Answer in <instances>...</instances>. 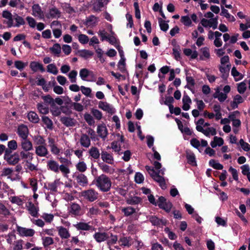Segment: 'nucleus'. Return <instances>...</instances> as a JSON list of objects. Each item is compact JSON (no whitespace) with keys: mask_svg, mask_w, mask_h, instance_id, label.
<instances>
[{"mask_svg":"<svg viewBox=\"0 0 250 250\" xmlns=\"http://www.w3.org/2000/svg\"><path fill=\"white\" fill-rule=\"evenodd\" d=\"M94 182L97 188L104 192L109 191L111 187L112 183L110 179L104 174L97 176Z\"/></svg>","mask_w":250,"mask_h":250,"instance_id":"1","label":"nucleus"},{"mask_svg":"<svg viewBox=\"0 0 250 250\" xmlns=\"http://www.w3.org/2000/svg\"><path fill=\"white\" fill-rule=\"evenodd\" d=\"M47 168L48 170L58 173L60 170L64 176L67 175L70 172L69 167L65 166L59 165V163L54 160H49L47 162Z\"/></svg>","mask_w":250,"mask_h":250,"instance_id":"2","label":"nucleus"},{"mask_svg":"<svg viewBox=\"0 0 250 250\" xmlns=\"http://www.w3.org/2000/svg\"><path fill=\"white\" fill-rule=\"evenodd\" d=\"M20 156L21 160L25 163L28 169L31 171L37 170V166L31 163L33 159L34 154L30 151H21L20 152Z\"/></svg>","mask_w":250,"mask_h":250,"instance_id":"3","label":"nucleus"},{"mask_svg":"<svg viewBox=\"0 0 250 250\" xmlns=\"http://www.w3.org/2000/svg\"><path fill=\"white\" fill-rule=\"evenodd\" d=\"M81 195L85 200L93 202L98 199L99 193L93 188H89L81 192Z\"/></svg>","mask_w":250,"mask_h":250,"instance_id":"4","label":"nucleus"},{"mask_svg":"<svg viewBox=\"0 0 250 250\" xmlns=\"http://www.w3.org/2000/svg\"><path fill=\"white\" fill-rule=\"evenodd\" d=\"M62 16V12L56 6L49 7L45 15V17L48 19H58Z\"/></svg>","mask_w":250,"mask_h":250,"instance_id":"5","label":"nucleus"},{"mask_svg":"<svg viewBox=\"0 0 250 250\" xmlns=\"http://www.w3.org/2000/svg\"><path fill=\"white\" fill-rule=\"evenodd\" d=\"M164 174V170L161 169L157 172L154 175L151 177L157 183H158L159 186L162 189H165L166 188V184L164 178L162 176Z\"/></svg>","mask_w":250,"mask_h":250,"instance_id":"6","label":"nucleus"},{"mask_svg":"<svg viewBox=\"0 0 250 250\" xmlns=\"http://www.w3.org/2000/svg\"><path fill=\"white\" fill-rule=\"evenodd\" d=\"M200 23L205 28L208 27L215 29L217 28L218 25V17L209 20L203 18L201 20Z\"/></svg>","mask_w":250,"mask_h":250,"instance_id":"7","label":"nucleus"},{"mask_svg":"<svg viewBox=\"0 0 250 250\" xmlns=\"http://www.w3.org/2000/svg\"><path fill=\"white\" fill-rule=\"evenodd\" d=\"M17 230L19 234L22 237H31L33 236L35 233L33 229H27L20 226L17 227Z\"/></svg>","mask_w":250,"mask_h":250,"instance_id":"8","label":"nucleus"},{"mask_svg":"<svg viewBox=\"0 0 250 250\" xmlns=\"http://www.w3.org/2000/svg\"><path fill=\"white\" fill-rule=\"evenodd\" d=\"M32 15L39 19H44V15L41 6L38 4H35L32 7Z\"/></svg>","mask_w":250,"mask_h":250,"instance_id":"9","label":"nucleus"},{"mask_svg":"<svg viewBox=\"0 0 250 250\" xmlns=\"http://www.w3.org/2000/svg\"><path fill=\"white\" fill-rule=\"evenodd\" d=\"M48 146L50 147L51 153L55 155H58L61 152V149L59 148L55 140L52 138H48Z\"/></svg>","mask_w":250,"mask_h":250,"instance_id":"10","label":"nucleus"},{"mask_svg":"<svg viewBox=\"0 0 250 250\" xmlns=\"http://www.w3.org/2000/svg\"><path fill=\"white\" fill-rule=\"evenodd\" d=\"M17 133L21 139H27L29 134L27 126L24 125H21L18 127Z\"/></svg>","mask_w":250,"mask_h":250,"instance_id":"11","label":"nucleus"},{"mask_svg":"<svg viewBox=\"0 0 250 250\" xmlns=\"http://www.w3.org/2000/svg\"><path fill=\"white\" fill-rule=\"evenodd\" d=\"M75 179L77 184L82 187H85L88 184V180L87 177L83 173L76 174L74 176Z\"/></svg>","mask_w":250,"mask_h":250,"instance_id":"12","label":"nucleus"},{"mask_svg":"<svg viewBox=\"0 0 250 250\" xmlns=\"http://www.w3.org/2000/svg\"><path fill=\"white\" fill-rule=\"evenodd\" d=\"M97 132L103 140H105L108 135V130L104 124L99 125L97 126Z\"/></svg>","mask_w":250,"mask_h":250,"instance_id":"13","label":"nucleus"},{"mask_svg":"<svg viewBox=\"0 0 250 250\" xmlns=\"http://www.w3.org/2000/svg\"><path fill=\"white\" fill-rule=\"evenodd\" d=\"M36 154L41 157H46L49 153L45 145L35 146Z\"/></svg>","mask_w":250,"mask_h":250,"instance_id":"14","label":"nucleus"},{"mask_svg":"<svg viewBox=\"0 0 250 250\" xmlns=\"http://www.w3.org/2000/svg\"><path fill=\"white\" fill-rule=\"evenodd\" d=\"M69 212L75 216H80L81 215V207L77 203H73L70 204L68 208Z\"/></svg>","mask_w":250,"mask_h":250,"instance_id":"15","label":"nucleus"},{"mask_svg":"<svg viewBox=\"0 0 250 250\" xmlns=\"http://www.w3.org/2000/svg\"><path fill=\"white\" fill-rule=\"evenodd\" d=\"M79 142L82 147L86 148L91 145L90 138L86 134L83 133L81 135Z\"/></svg>","mask_w":250,"mask_h":250,"instance_id":"16","label":"nucleus"},{"mask_svg":"<svg viewBox=\"0 0 250 250\" xmlns=\"http://www.w3.org/2000/svg\"><path fill=\"white\" fill-rule=\"evenodd\" d=\"M20 146L22 151H30L33 149V144L32 142L27 139H21Z\"/></svg>","mask_w":250,"mask_h":250,"instance_id":"17","label":"nucleus"},{"mask_svg":"<svg viewBox=\"0 0 250 250\" xmlns=\"http://www.w3.org/2000/svg\"><path fill=\"white\" fill-rule=\"evenodd\" d=\"M100 213L101 210L96 205H95L92 206L87 209L86 215L88 217L93 218L98 215Z\"/></svg>","mask_w":250,"mask_h":250,"instance_id":"18","label":"nucleus"},{"mask_svg":"<svg viewBox=\"0 0 250 250\" xmlns=\"http://www.w3.org/2000/svg\"><path fill=\"white\" fill-rule=\"evenodd\" d=\"M29 67L32 71L34 72L40 70L41 72H43L45 71V69L41 63L36 62L32 61L30 63Z\"/></svg>","mask_w":250,"mask_h":250,"instance_id":"19","label":"nucleus"},{"mask_svg":"<svg viewBox=\"0 0 250 250\" xmlns=\"http://www.w3.org/2000/svg\"><path fill=\"white\" fill-rule=\"evenodd\" d=\"M98 107L108 113H113L114 112V109L107 102L100 101L98 104Z\"/></svg>","mask_w":250,"mask_h":250,"instance_id":"20","label":"nucleus"},{"mask_svg":"<svg viewBox=\"0 0 250 250\" xmlns=\"http://www.w3.org/2000/svg\"><path fill=\"white\" fill-rule=\"evenodd\" d=\"M101 159L106 163L112 164L114 162V158L112 155L106 151H103L101 152Z\"/></svg>","mask_w":250,"mask_h":250,"instance_id":"21","label":"nucleus"},{"mask_svg":"<svg viewBox=\"0 0 250 250\" xmlns=\"http://www.w3.org/2000/svg\"><path fill=\"white\" fill-rule=\"evenodd\" d=\"M20 160L19 154L17 152H15L9 157H7L6 161L7 162L11 165H15L17 164Z\"/></svg>","mask_w":250,"mask_h":250,"instance_id":"22","label":"nucleus"},{"mask_svg":"<svg viewBox=\"0 0 250 250\" xmlns=\"http://www.w3.org/2000/svg\"><path fill=\"white\" fill-rule=\"evenodd\" d=\"M94 239L98 243L106 240L109 238L108 233L104 232H96L93 235Z\"/></svg>","mask_w":250,"mask_h":250,"instance_id":"23","label":"nucleus"},{"mask_svg":"<svg viewBox=\"0 0 250 250\" xmlns=\"http://www.w3.org/2000/svg\"><path fill=\"white\" fill-rule=\"evenodd\" d=\"M230 64H228L226 66L221 65L219 66V71L222 75L221 77L224 79H227L229 76Z\"/></svg>","mask_w":250,"mask_h":250,"instance_id":"24","label":"nucleus"},{"mask_svg":"<svg viewBox=\"0 0 250 250\" xmlns=\"http://www.w3.org/2000/svg\"><path fill=\"white\" fill-rule=\"evenodd\" d=\"M73 226L79 230H89L91 228V226L88 223L83 222H78L74 224Z\"/></svg>","mask_w":250,"mask_h":250,"instance_id":"25","label":"nucleus"},{"mask_svg":"<svg viewBox=\"0 0 250 250\" xmlns=\"http://www.w3.org/2000/svg\"><path fill=\"white\" fill-rule=\"evenodd\" d=\"M27 208L31 215L34 217H38L39 211L38 207H36L34 204L30 202Z\"/></svg>","mask_w":250,"mask_h":250,"instance_id":"26","label":"nucleus"},{"mask_svg":"<svg viewBox=\"0 0 250 250\" xmlns=\"http://www.w3.org/2000/svg\"><path fill=\"white\" fill-rule=\"evenodd\" d=\"M149 221L154 226L166 225L167 221L166 220L159 219L155 216H150L149 217Z\"/></svg>","mask_w":250,"mask_h":250,"instance_id":"27","label":"nucleus"},{"mask_svg":"<svg viewBox=\"0 0 250 250\" xmlns=\"http://www.w3.org/2000/svg\"><path fill=\"white\" fill-rule=\"evenodd\" d=\"M60 121L67 127L74 126L76 122L74 119L67 117H61Z\"/></svg>","mask_w":250,"mask_h":250,"instance_id":"28","label":"nucleus"},{"mask_svg":"<svg viewBox=\"0 0 250 250\" xmlns=\"http://www.w3.org/2000/svg\"><path fill=\"white\" fill-rule=\"evenodd\" d=\"M200 52L201 53L200 58L202 60L206 61L210 58L209 49L207 47H204L200 49Z\"/></svg>","mask_w":250,"mask_h":250,"instance_id":"29","label":"nucleus"},{"mask_svg":"<svg viewBox=\"0 0 250 250\" xmlns=\"http://www.w3.org/2000/svg\"><path fill=\"white\" fill-rule=\"evenodd\" d=\"M58 233L62 239H68L70 236V234L67 229L63 227H59L58 228Z\"/></svg>","mask_w":250,"mask_h":250,"instance_id":"30","label":"nucleus"},{"mask_svg":"<svg viewBox=\"0 0 250 250\" xmlns=\"http://www.w3.org/2000/svg\"><path fill=\"white\" fill-rule=\"evenodd\" d=\"M98 22V18L93 15L87 18L84 24L88 27H93L96 25Z\"/></svg>","mask_w":250,"mask_h":250,"instance_id":"31","label":"nucleus"},{"mask_svg":"<svg viewBox=\"0 0 250 250\" xmlns=\"http://www.w3.org/2000/svg\"><path fill=\"white\" fill-rule=\"evenodd\" d=\"M89 154L93 158L98 159L100 156V153L98 148L95 146H92L88 150Z\"/></svg>","mask_w":250,"mask_h":250,"instance_id":"32","label":"nucleus"},{"mask_svg":"<svg viewBox=\"0 0 250 250\" xmlns=\"http://www.w3.org/2000/svg\"><path fill=\"white\" fill-rule=\"evenodd\" d=\"M61 6L63 10L65 11L68 14H71L76 12V11L73 7L71 6L70 3L67 2L62 3Z\"/></svg>","mask_w":250,"mask_h":250,"instance_id":"33","label":"nucleus"},{"mask_svg":"<svg viewBox=\"0 0 250 250\" xmlns=\"http://www.w3.org/2000/svg\"><path fill=\"white\" fill-rule=\"evenodd\" d=\"M121 210L125 216H129L136 212V209L132 207L122 208Z\"/></svg>","mask_w":250,"mask_h":250,"instance_id":"34","label":"nucleus"},{"mask_svg":"<svg viewBox=\"0 0 250 250\" xmlns=\"http://www.w3.org/2000/svg\"><path fill=\"white\" fill-rule=\"evenodd\" d=\"M9 200L12 204H16L18 206H22L24 203L23 199L21 197L13 196H10Z\"/></svg>","mask_w":250,"mask_h":250,"instance_id":"35","label":"nucleus"},{"mask_svg":"<svg viewBox=\"0 0 250 250\" xmlns=\"http://www.w3.org/2000/svg\"><path fill=\"white\" fill-rule=\"evenodd\" d=\"M100 168L102 170L103 172L109 173V174H113L115 170L113 168H112L108 165L102 163L99 165Z\"/></svg>","mask_w":250,"mask_h":250,"instance_id":"36","label":"nucleus"},{"mask_svg":"<svg viewBox=\"0 0 250 250\" xmlns=\"http://www.w3.org/2000/svg\"><path fill=\"white\" fill-rule=\"evenodd\" d=\"M33 140L36 146L46 145L45 139L41 135L34 136Z\"/></svg>","mask_w":250,"mask_h":250,"instance_id":"37","label":"nucleus"},{"mask_svg":"<svg viewBox=\"0 0 250 250\" xmlns=\"http://www.w3.org/2000/svg\"><path fill=\"white\" fill-rule=\"evenodd\" d=\"M221 15L225 17L229 21L233 22L235 21V18L233 16L230 15L228 11L223 6H221Z\"/></svg>","mask_w":250,"mask_h":250,"instance_id":"38","label":"nucleus"},{"mask_svg":"<svg viewBox=\"0 0 250 250\" xmlns=\"http://www.w3.org/2000/svg\"><path fill=\"white\" fill-rule=\"evenodd\" d=\"M231 74L234 77L235 81H240L242 80L244 77V75H242L240 72H239L237 70L235 67H233L231 69Z\"/></svg>","mask_w":250,"mask_h":250,"instance_id":"39","label":"nucleus"},{"mask_svg":"<svg viewBox=\"0 0 250 250\" xmlns=\"http://www.w3.org/2000/svg\"><path fill=\"white\" fill-rule=\"evenodd\" d=\"M131 240V239L130 237H124L120 239L119 243H120L121 246L129 248L132 245Z\"/></svg>","mask_w":250,"mask_h":250,"instance_id":"40","label":"nucleus"},{"mask_svg":"<svg viewBox=\"0 0 250 250\" xmlns=\"http://www.w3.org/2000/svg\"><path fill=\"white\" fill-rule=\"evenodd\" d=\"M141 201V198L137 196L130 197L126 200L127 204L131 205H138L140 203Z\"/></svg>","mask_w":250,"mask_h":250,"instance_id":"41","label":"nucleus"},{"mask_svg":"<svg viewBox=\"0 0 250 250\" xmlns=\"http://www.w3.org/2000/svg\"><path fill=\"white\" fill-rule=\"evenodd\" d=\"M13 19L16 21V24L14 25V26L17 27H20L21 25H24L25 23L24 19L17 14H15L13 16Z\"/></svg>","mask_w":250,"mask_h":250,"instance_id":"42","label":"nucleus"},{"mask_svg":"<svg viewBox=\"0 0 250 250\" xmlns=\"http://www.w3.org/2000/svg\"><path fill=\"white\" fill-rule=\"evenodd\" d=\"M224 144V140L221 137H218L215 136L214 137V140L210 143V145L212 147L214 148L217 146H221Z\"/></svg>","mask_w":250,"mask_h":250,"instance_id":"43","label":"nucleus"},{"mask_svg":"<svg viewBox=\"0 0 250 250\" xmlns=\"http://www.w3.org/2000/svg\"><path fill=\"white\" fill-rule=\"evenodd\" d=\"M108 2V0H98L94 5V9L96 10H100L101 9L104 5H106Z\"/></svg>","mask_w":250,"mask_h":250,"instance_id":"44","label":"nucleus"},{"mask_svg":"<svg viewBox=\"0 0 250 250\" xmlns=\"http://www.w3.org/2000/svg\"><path fill=\"white\" fill-rule=\"evenodd\" d=\"M29 120L34 123H37L39 121L38 115L34 112L30 111L27 115Z\"/></svg>","mask_w":250,"mask_h":250,"instance_id":"45","label":"nucleus"},{"mask_svg":"<svg viewBox=\"0 0 250 250\" xmlns=\"http://www.w3.org/2000/svg\"><path fill=\"white\" fill-rule=\"evenodd\" d=\"M76 168L79 172L83 173L86 170L87 166L84 162L80 161L76 164Z\"/></svg>","mask_w":250,"mask_h":250,"instance_id":"46","label":"nucleus"},{"mask_svg":"<svg viewBox=\"0 0 250 250\" xmlns=\"http://www.w3.org/2000/svg\"><path fill=\"white\" fill-rule=\"evenodd\" d=\"M51 52L58 57L59 56L61 52V45L59 43L54 44L52 47L50 48Z\"/></svg>","mask_w":250,"mask_h":250,"instance_id":"47","label":"nucleus"},{"mask_svg":"<svg viewBox=\"0 0 250 250\" xmlns=\"http://www.w3.org/2000/svg\"><path fill=\"white\" fill-rule=\"evenodd\" d=\"M47 71L54 75H57L58 73V68L54 63L49 64L47 66Z\"/></svg>","mask_w":250,"mask_h":250,"instance_id":"48","label":"nucleus"},{"mask_svg":"<svg viewBox=\"0 0 250 250\" xmlns=\"http://www.w3.org/2000/svg\"><path fill=\"white\" fill-rule=\"evenodd\" d=\"M70 107L78 112H82L83 110V105L76 102L71 103Z\"/></svg>","mask_w":250,"mask_h":250,"instance_id":"49","label":"nucleus"},{"mask_svg":"<svg viewBox=\"0 0 250 250\" xmlns=\"http://www.w3.org/2000/svg\"><path fill=\"white\" fill-rule=\"evenodd\" d=\"M0 214L4 216H7L10 214L9 210L1 203H0Z\"/></svg>","mask_w":250,"mask_h":250,"instance_id":"50","label":"nucleus"},{"mask_svg":"<svg viewBox=\"0 0 250 250\" xmlns=\"http://www.w3.org/2000/svg\"><path fill=\"white\" fill-rule=\"evenodd\" d=\"M186 81L187 82V84L185 86V88H188L191 90V87H193L195 85L194 79L191 76H187Z\"/></svg>","mask_w":250,"mask_h":250,"instance_id":"51","label":"nucleus"},{"mask_svg":"<svg viewBox=\"0 0 250 250\" xmlns=\"http://www.w3.org/2000/svg\"><path fill=\"white\" fill-rule=\"evenodd\" d=\"M42 121L48 129H52L53 126V123L51 119L47 116H42Z\"/></svg>","mask_w":250,"mask_h":250,"instance_id":"52","label":"nucleus"},{"mask_svg":"<svg viewBox=\"0 0 250 250\" xmlns=\"http://www.w3.org/2000/svg\"><path fill=\"white\" fill-rule=\"evenodd\" d=\"M209 165L216 169L221 170L223 168V166L216 162L214 160L211 159L209 162Z\"/></svg>","mask_w":250,"mask_h":250,"instance_id":"53","label":"nucleus"},{"mask_svg":"<svg viewBox=\"0 0 250 250\" xmlns=\"http://www.w3.org/2000/svg\"><path fill=\"white\" fill-rule=\"evenodd\" d=\"M84 119L87 123L89 125H94L95 124V121L93 118V117L88 113H85L84 115Z\"/></svg>","mask_w":250,"mask_h":250,"instance_id":"54","label":"nucleus"},{"mask_svg":"<svg viewBox=\"0 0 250 250\" xmlns=\"http://www.w3.org/2000/svg\"><path fill=\"white\" fill-rule=\"evenodd\" d=\"M37 108L39 111L42 114H46L49 112L48 107L42 104H38Z\"/></svg>","mask_w":250,"mask_h":250,"instance_id":"55","label":"nucleus"},{"mask_svg":"<svg viewBox=\"0 0 250 250\" xmlns=\"http://www.w3.org/2000/svg\"><path fill=\"white\" fill-rule=\"evenodd\" d=\"M158 21L161 29L163 31H167L168 29V24L166 21L163 20L161 18L158 19Z\"/></svg>","mask_w":250,"mask_h":250,"instance_id":"56","label":"nucleus"},{"mask_svg":"<svg viewBox=\"0 0 250 250\" xmlns=\"http://www.w3.org/2000/svg\"><path fill=\"white\" fill-rule=\"evenodd\" d=\"M203 133L206 136L209 137L210 135L212 136L216 135V131L215 129L212 127H208V128L204 130V131Z\"/></svg>","mask_w":250,"mask_h":250,"instance_id":"57","label":"nucleus"},{"mask_svg":"<svg viewBox=\"0 0 250 250\" xmlns=\"http://www.w3.org/2000/svg\"><path fill=\"white\" fill-rule=\"evenodd\" d=\"M187 158L188 163L192 165H196L195 156L193 153H188L187 154Z\"/></svg>","mask_w":250,"mask_h":250,"instance_id":"58","label":"nucleus"},{"mask_svg":"<svg viewBox=\"0 0 250 250\" xmlns=\"http://www.w3.org/2000/svg\"><path fill=\"white\" fill-rule=\"evenodd\" d=\"M238 144H239L242 148L245 151H249L250 150V145L245 142L243 139H241Z\"/></svg>","mask_w":250,"mask_h":250,"instance_id":"59","label":"nucleus"},{"mask_svg":"<svg viewBox=\"0 0 250 250\" xmlns=\"http://www.w3.org/2000/svg\"><path fill=\"white\" fill-rule=\"evenodd\" d=\"M14 65L16 68L20 71H22L27 65V63L21 61H16L14 62Z\"/></svg>","mask_w":250,"mask_h":250,"instance_id":"60","label":"nucleus"},{"mask_svg":"<svg viewBox=\"0 0 250 250\" xmlns=\"http://www.w3.org/2000/svg\"><path fill=\"white\" fill-rule=\"evenodd\" d=\"M58 160L62 163L61 165L65 166L67 167H69V166L72 164L70 160L64 157H58Z\"/></svg>","mask_w":250,"mask_h":250,"instance_id":"61","label":"nucleus"},{"mask_svg":"<svg viewBox=\"0 0 250 250\" xmlns=\"http://www.w3.org/2000/svg\"><path fill=\"white\" fill-rule=\"evenodd\" d=\"M89 74V71L88 69L86 68H83L80 70V76L81 77V79L85 81L86 78L88 76Z\"/></svg>","mask_w":250,"mask_h":250,"instance_id":"62","label":"nucleus"},{"mask_svg":"<svg viewBox=\"0 0 250 250\" xmlns=\"http://www.w3.org/2000/svg\"><path fill=\"white\" fill-rule=\"evenodd\" d=\"M77 71L76 70H72L68 74V78L72 83H75L76 82V77L77 76Z\"/></svg>","mask_w":250,"mask_h":250,"instance_id":"63","label":"nucleus"},{"mask_svg":"<svg viewBox=\"0 0 250 250\" xmlns=\"http://www.w3.org/2000/svg\"><path fill=\"white\" fill-rule=\"evenodd\" d=\"M41 217L43 218L46 222L50 223L53 220L54 215L52 214L43 213Z\"/></svg>","mask_w":250,"mask_h":250,"instance_id":"64","label":"nucleus"}]
</instances>
